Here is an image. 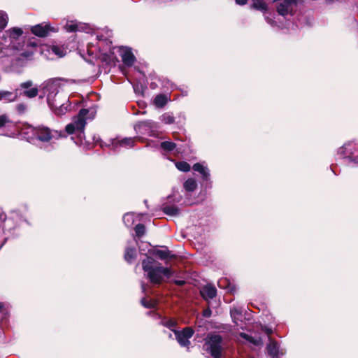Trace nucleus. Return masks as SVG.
<instances>
[{"instance_id":"obj_1","label":"nucleus","mask_w":358,"mask_h":358,"mask_svg":"<svg viewBox=\"0 0 358 358\" xmlns=\"http://www.w3.org/2000/svg\"><path fill=\"white\" fill-rule=\"evenodd\" d=\"M142 268L152 285H161L165 281L164 278L169 279L173 275L170 268L162 266L161 263L149 256L142 261Z\"/></svg>"},{"instance_id":"obj_2","label":"nucleus","mask_w":358,"mask_h":358,"mask_svg":"<svg viewBox=\"0 0 358 358\" xmlns=\"http://www.w3.org/2000/svg\"><path fill=\"white\" fill-rule=\"evenodd\" d=\"M29 128L36 138L41 142L48 143L54 137L52 131L48 127L43 125L38 127L30 126Z\"/></svg>"},{"instance_id":"obj_3","label":"nucleus","mask_w":358,"mask_h":358,"mask_svg":"<svg viewBox=\"0 0 358 358\" xmlns=\"http://www.w3.org/2000/svg\"><path fill=\"white\" fill-rule=\"evenodd\" d=\"M223 341L222 336L219 334H208L206 345H208V350L210 354L222 353V343Z\"/></svg>"},{"instance_id":"obj_4","label":"nucleus","mask_w":358,"mask_h":358,"mask_svg":"<svg viewBox=\"0 0 358 358\" xmlns=\"http://www.w3.org/2000/svg\"><path fill=\"white\" fill-rule=\"evenodd\" d=\"M176 340L182 347H188L190 345L189 339L194 335V331L192 327H185L182 331L173 330Z\"/></svg>"},{"instance_id":"obj_5","label":"nucleus","mask_w":358,"mask_h":358,"mask_svg":"<svg viewBox=\"0 0 358 358\" xmlns=\"http://www.w3.org/2000/svg\"><path fill=\"white\" fill-rule=\"evenodd\" d=\"M31 32L41 38L46 37L49 35L50 32H57V29L52 27L50 23L38 24L31 27Z\"/></svg>"},{"instance_id":"obj_6","label":"nucleus","mask_w":358,"mask_h":358,"mask_svg":"<svg viewBox=\"0 0 358 358\" xmlns=\"http://www.w3.org/2000/svg\"><path fill=\"white\" fill-rule=\"evenodd\" d=\"M32 80H27L20 83V87L23 89V92H18V96H24L27 98H34L38 95V89L36 87H33Z\"/></svg>"},{"instance_id":"obj_7","label":"nucleus","mask_w":358,"mask_h":358,"mask_svg":"<svg viewBox=\"0 0 358 358\" xmlns=\"http://www.w3.org/2000/svg\"><path fill=\"white\" fill-rule=\"evenodd\" d=\"M166 248L165 250H159V249H152L149 250L148 252L150 255H152L161 260L166 259H176L177 255L173 254L172 252L168 250L166 246H164Z\"/></svg>"},{"instance_id":"obj_8","label":"nucleus","mask_w":358,"mask_h":358,"mask_svg":"<svg viewBox=\"0 0 358 358\" xmlns=\"http://www.w3.org/2000/svg\"><path fill=\"white\" fill-rule=\"evenodd\" d=\"M122 50L120 56L122 57V62L127 66H131L135 60L136 57L133 54L131 49L129 48H121Z\"/></svg>"},{"instance_id":"obj_9","label":"nucleus","mask_w":358,"mask_h":358,"mask_svg":"<svg viewBox=\"0 0 358 358\" xmlns=\"http://www.w3.org/2000/svg\"><path fill=\"white\" fill-rule=\"evenodd\" d=\"M200 294L205 301L212 299L217 295V289L215 286L208 284L200 290Z\"/></svg>"},{"instance_id":"obj_10","label":"nucleus","mask_w":358,"mask_h":358,"mask_svg":"<svg viewBox=\"0 0 358 358\" xmlns=\"http://www.w3.org/2000/svg\"><path fill=\"white\" fill-rule=\"evenodd\" d=\"M136 138L126 137L121 140L113 139L112 142V146L114 149H116L118 146L132 148L134 146Z\"/></svg>"},{"instance_id":"obj_11","label":"nucleus","mask_w":358,"mask_h":358,"mask_svg":"<svg viewBox=\"0 0 358 358\" xmlns=\"http://www.w3.org/2000/svg\"><path fill=\"white\" fill-rule=\"evenodd\" d=\"M252 3L250 4V8L252 10L261 11L264 13L268 12V6L265 0H252Z\"/></svg>"},{"instance_id":"obj_12","label":"nucleus","mask_w":358,"mask_h":358,"mask_svg":"<svg viewBox=\"0 0 358 358\" xmlns=\"http://www.w3.org/2000/svg\"><path fill=\"white\" fill-rule=\"evenodd\" d=\"M136 257L137 252L135 247L128 246L125 248L124 259L128 264H132Z\"/></svg>"},{"instance_id":"obj_13","label":"nucleus","mask_w":358,"mask_h":358,"mask_svg":"<svg viewBox=\"0 0 358 358\" xmlns=\"http://www.w3.org/2000/svg\"><path fill=\"white\" fill-rule=\"evenodd\" d=\"M268 355L271 358H278L279 355V345L275 341H271L266 346Z\"/></svg>"},{"instance_id":"obj_14","label":"nucleus","mask_w":358,"mask_h":358,"mask_svg":"<svg viewBox=\"0 0 358 358\" xmlns=\"http://www.w3.org/2000/svg\"><path fill=\"white\" fill-rule=\"evenodd\" d=\"M18 89L15 90V94L14 96L11 92L4 90L0 91V101L5 100L9 102L15 101L18 96Z\"/></svg>"},{"instance_id":"obj_15","label":"nucleus","mask_w":358,"mask_h":358,"mask_svg":"<svg viewBox=\"0 0 358 358\" xmlns=\"http://www.w3.org/2000/svg\"><path fill=\"white\" fill-rule=\"evenodd\" d=\"M163 213L167 215L176 216L180 214V209L176 206L165 205L162 208Z\"/></svg>"},{"instance_id":"obj_16","label":"nucleus","mask_w":358,"mask_h":358,"mask_svg":"<svg viewBox=\"0 0 358 358\" xmlns=\"http://www.w3.org/2000/svg\"><path fill=\"white\" fill-rule=\"evenodd\" d=\"M167 96L164 94L157 95L154 99V103L158 108H163L167 103Z\"/></svg>"},{"instance_id":"obj_17","label":"nucleus","mask_w":358,"mask_h":358,"mask_svg":"<svg viewBox=\"0 0 358 358\" xmlns=\"http://www.w3.org/2000/svg\"><path fill=\"white\" fill-rule=\"evenodd\" d=\"M240 336L242 338L245 339V341H248L249 343H250L255 345H257V346H258L262 343L261 338H255L253 336H252L251 335H249L246 333H243V332L241 333Z\"/></svg>"},{"instance_id":"obj_18","label":"nucleus","mask_w":358,"mask_h":358,"mask_svg":"<svg viewBox=\"0 0 358 358\" xmlns=\"http://www.w3.org/2000/svg\"><path fill=\"white\" fill-rule=\"evenodd\" d=\"M7 33L10 38L17 40L22 35L23 31L21 28L13 27L8 29Z\"/></svg>"},{"instance_id":"obj_19","label":"nucleus","mask_w":358,"mask_h":358,"mask_svg":"<svg viewBox=\"0 0 358 358\" xmlns=\"http://www.w3.org/2000/svg\"><path fill=\"white\" fill-rule=\"evenodd\" d=\"M183 187L187 192H193L197 187V183L194 178H188L185 181Z\"/></svg>"},{"instance_id":"obj_20","label":"nucleus","mask_w":358,"mask_h":358,"mask_svg":"<svg viewBox=\"0 0 358 358\" xmlns=\"http://www.w3.org/2000/svg\"><path fill=\"white\" fill-rule=\"evenodd\" d=\"M159 324L164 327L169 328L170 330L173 331L175 330L174 328L178 325V322L176 320L172 318L166 319L164 318Z\"/></svg>"},{"instance_id":"obj_21","label":"nucleus","mask_w":358,"mask_h":358,"mask_svg":"<svg viewBox=\"0 0 358 358\" xmlns=\"http://www.w3.org/2000/svg\"><path fill=\"white\" fill-rule=\"evenodd\" d=\"M141 304L145 308H155L157 307L158 302L155 299H151L148 300L144 297L141 299Z\"/></svg>"},{"instance_id":"obj_22","label":"nucleus","mask_w":358,"mask_h":358,"mask_svg":"<svg viewBox=\"0 0 358 358\" xmlns=\"http://www.w3.org/2000/svg\"><path fill=\"white\" fill-rule=\"evenodd\" d=\"M160 147L166 152H172L176 148V144L172 141H163Z\"/></svg>"},{"instance_id":"obj_23","label":"nucleus","mask_w":358,"mask_h":358,"mask_svg":"<svg viewBox=\"0 0 358 358\" xmlns=\"http://www.w3.org/2000/svg\"><path fill=\"white\" fill-rule=\"evenodd\" d=\"M50 49L52 52H54L56 55H57L59 57H62L66 55V50L64 49L62 46L52 45L50 47Z\"/></svg>"},{"instance_id":"obj_24","label":"nucleus","mask_w":358,"mask_h":358,"mask_svg":"<svg viewBox=\"0 0 358 358\" xmlns=\"http://www.w3.org/2000/svg\"><path fill=\"white\" fill-rule=\"evenodd\" d=\"M134 231L136 233V236L140 238H141L145 233V226L142 223L137 224L134 227Z\"/></svg>"},{"instance_id":"obj_25","label":"nucleus","mask_w":358,"mask_h":358,"mask_svg":"<svg viewBox=\"0 0 358 358\" xmlns=\"http://www.w3.org/2000/svg\"><path fill=\"white\" fill-rule=\"evenodd\" d=\"M176 166L179 171H181L183 172L189 171L191 169V166H190L189 164H188L187 162H184V161L177 162L176 164Z\"/></svg>"},{"instance_id":"obj_26","label":"nucleus","mask_w":358,"mask_h":358,"mask_svg":"<svg viewBox=\"0 0 358 358\" xmlns=\"http://www.w3.org/2000/svg\"><path fill=\"white\" fill-rule=\"evenodd\" d=\"M73 124L76 126V130L83 132L86 124V120L85 119H82V117H78Z\"/></svg>"},{"instance_id":"obj_27","label":"nucleus","mask_w":358,"mask_h":358,"mask_svg":"<svg viewBox=\"0 0 358 358\" xmlns=\"http://www.w3.org/2000/svg\"><path fill=\"white\" fill-rule=\"evenodd\" d=\"M162 117V121L167 124H173L175 122V117L169 113H164Z\"/></svg>"},{"instance_id":"obj_28","label":"nucleus","mask_w":358,"mask_h":358,"mask_svg":"<svg viewBox=\"0 0 358 358\" xmlns=\"http://www.w3.org/2000/svg\"><path fill=\"white\" fill-rule=\"evenodd\" d=\"M8 123H12V121L6 115L3 114L0 115V128L5 127Z\"/></svg>"},{"instance_id":"obj_29","label":"nucleus","mask_w":358,"mask_h":358,"mask_svg":"<svg viewBox=\"0 0 358 358\" xmlns=\"http://www.w3.org/2000/svg\"><path fill=\"white\" fill-rule=\"evenodd\" d=\"M192 169L194 171H197L199 173H200L201 174V173H203V172H205V170L207 169V168L204 167L202 164H201L200 163H196L193 165L192 166Z\"/></svg>"},{"instance_id":"obj_30","label":"nucleus","mask_w":358,"mask_h":358,"mask_svg":"<svg viewBox=\"0 0 358 358\" xmlns=\"http://www.w3.org/2000/svg\"><path fill=\"white\" fill-rule=\"evenodd\" d=\"M66 29L69 32H75L78 30V24L71 22L66 25Z\"/></svg>"},{"instance_id":"obj_31","label":"nucleus","mask_w":358,"mask_h":358,"mask_svg":"<svg viewBox=\"0 0 358 358\" xmlns=\"http://www.w3.org/2000/svg\"><path fill=\"white\" fill-rule=\"evenodd\" d=\"M76 129V128L73 123L68 124L65 127V130L69 134H73Z\"/></svg>"},{"instance_id":"obj_32","label":"nucleus","mask_w":358,"mask_h":358,"mask_svg":"<svg viewBox=\"0 0 358 358\" xmlns=\"http://www.w3.org/2000/svg\"><path fill=\"white\" fill-rule=\"evenodd\" d=\"M16 109L19 114H23L27 110V106L24 103H19L17 105Z\"/></svg>"},{"instance_id":"obj_33","label":"nucleus","mask_w":358,"mask_h":358,"mask_svg":"<svg viewBox=\"0 0 358 358\" xmlns=\"http://www.w3.org/2000/svg\"><path fill=\"white\" fill-rule=\"evenodd\" d=\"M89 110L86 108H82L80 110L78 117H82V119H85V116L88 114Z\"/></svg>"},{"instance_id":"obj_34","label":"nucleus","mask_w":358,"mask_h":358,"mask_svg":"<svg viewBox=\"0 0 358 358\" xmlns=\"http://www.w3.org/2000/svg\"><path fill=\"white\" fill-rule=\"evenodd\" d=\"M211 315H212V311L209 307L204 309L203 311V313H202V315L204 317H210L211 316Z\"/></svg>"},{"instance_id":"obj_35","label":"nucleus","mask_w":358,"mask_h":358,"mask_svg":"<svg viewBox=\"0 0 358 358\" xmlns=\"http://www.w3.org/2000/svg\"><path fill=\"white\" fill-rule=\"evenodd\" d=\"M7 24V21L6 18L3 16H0V29H3L6 27Z\"/></svg>"},{"instance_id":"obj_36","label":"nucleus","mask_w":358,"mask_h":358,"mask_svg":"<svg viewBox=\"0 0 358 358\" xmlns=\"http://www.w3.org/2000/svg\"><path fill=\"white\" fill-rule=\"evenodd\" d=\"M228 283H229V282L227 281V279H221L218 281V285L220 287L225 288L227 284H228Z\"/></svg>"},{"instance_id":"obj_37","label":"nucleus","mask_w":358,"mask_h":358,"mask_svg":"<svg viewBox=\"0 0 358 358\" xmlns=\"http://www.w3.org/2000/svg\"><path fill=\"white\" fill-rule=\"evenodd\" d=\"M201 175H202V178L203 180H208L210 177V173L208 172V169L206 170H205V172H203V173H201Z\"/></svg>"},{"instance_id":"obj_38","label":"nucleus","mask_w":358,"mask_h":358,"mask_svg":"<svg viewBox=\"0 0 358 358\" xmlns=\"http://www.w3.org/2000/svg\"><path fill=\"white\" fill-rule=\"evenodd\" d=\"M103 61L106 62L108 64H110L111 59H110V55H108L107 54H104L103 55Z\"/></svg>"},{"instance_id":"obj_39","label":"nucleus","mask_w":358,"mask_h":358,"mask_svg":"<svg viewBox=\"0 0 358 358\" xmlns=\"http://www.w3.org/2000/svg\"><path fill=\"white\" fill-rule=\"evenodd\" d=\"M248 0H235L236 4L240 6H244L247 3Z\"/></svg>"},{"instance_id":"obj_40","label":"nucleus","mask_w":358,"mask_h":358,"mask_svg":"<svg viewBox=\"0 0 358 358\" xmlns=\"http://www.w3.org/2000/svg\"><path fill=\"white\" fill-rule=\"evenodd\" d=\"M174 283L176 285L182 286V285H184L185 284V280H175Z\"/></svg>"},{"instance_id":"obj_41","label":"nucleus","mask_w":358,"mask_h":358,"mask_svg":"<svg viewBox=\"0 0 358 358\" xmlns=\"http://www.w3.org/2000/svg\"><path fill=\"white\" fill-rule=\"evenodd\" d=\"M213 358H222V353L210 354Z\"/></svg>"},{"instance_id":"obj_42","label":"nucleus","mask_w":358,"mask_h":358,"mask_svg":"<svg viewBox=\"0 0 358 358\" xmlns=\"http://www.w3.org/2000/svg\"><path fill=\"white\" fill-rule=\"evenodd\" d=\"M348 158L352 161V162H354L355 163H357L358 164V157H348Z\"/></svg>"},{"instance_id":"obj_43","label":"nucleus","mask_w":358,"mask_h":358,"mask_svg":"<svg viewBox=\"0 0 358 358\" xmlns=\"http://www.w3.org/2000/svg\"><path fill=\"white\" fill-rule=\"evenodd\" d=\"M28 45L31 46V47H36V46H37V43L34 41H29L28 43Z\"/></svg>"},{"instance_id":"obj_44","label":"nucleus","mask_w":358,"mask_h":358,"mask_svg":"<svg viewBox=\"0 0 358 358\" xmlns=\"http://www.w3.org/2000/svg\"><path fill=\"white\" fill-rule=\"evenodd\" d=\"M266 333L267 335L270 336L271 334H272L273 330L271 329L266 328Z\"/></svg>"},{"instance_id":"obj_45","label":"nucleus","mask_w":358,"mask_h":358,"mask_svg":"<svg viewBox=\"0 0 358 358\" xmlns=\"http://www.w3.org/2000/svg\"><path fill=\"white\" fill-rule=\"evenodd\" d=\"M335 0H326V1L329 3H331L334 1Z\"/></svg>"},{"instance_id":"obj_46","label":"nucleus","mask_w":358,"mask_h":358,"mask_svg":"<svg viewBox=\"0 0 358 358\" xmlns=\"http://www.w3.org/2000/svg\"><path fill=\"white\" fill-rule=\"evenodd\" d=\"M3 304L0 302V311L3 309Z\"/></svg>"},{"instance_id":"obj_47","label":"nucleus","mask_w":358,"mask_h":358,"mask_svg":"<svg viewBox=\"0 0 358 358\" xmlns=\"http://www.w3.org/2000/svg\"><path fill=\"white\" fill-rule=\"evenodd\" d=\"M145 287H144V286L143 285V292H145Z\"/></svg>"},{"instance_id":"obj_48","label":"nucleus","mask_w":358,"mask_h":358,"mask_svg":"<svg viewBox=\"0 0 358 358\" xmlns=\"http://www.w3.org/2000/svg\"><path fill=\"white\" fill-rule=\"evenodd\" d=\"M250 358H255V357H250Z\"/></svg>"}]
</instances>
